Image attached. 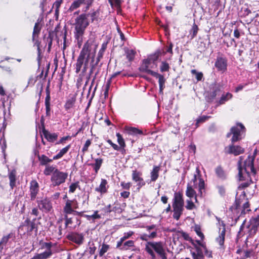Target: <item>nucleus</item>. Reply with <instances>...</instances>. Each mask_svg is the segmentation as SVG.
<instances>
[{
	"mask_svg": "<svg viewBox=\"0 0 259 259\" xmlns=\"http://www.w3.org/2000/svg\"><path fill=\"white\" fill-rule=\"evenodd\" d=\"M97 45L94 44V40L89 39L84 44L83 48L77 59L76 63V72L78 73L81 70L82 65L84 64L83 70L86 71L88 67V62L90 59H92V62L94 61L96 49Z\"/></svg>",
	"mask_w": 259,
	"mask_h": 259,
	"instance_id": "nucleus-1",
	"label": "nucleus"
},
{
	"mask_svg": "<svg viewBox=\"0 0 259 259\" xmlns=\"http://www.w3.org/2000/svg\"><path fill=\"white\" fill-rule=\"evenodd\" d=\"M88 15H86V13H83L75 19L74 34L78 44L82 42L85 30L90 24V20L88 18Z\"/></svg>",
	"mask_w": 259,
	"mask_h": 259,
	"instance_id": "nucleus-2",
	"label": "nucleus"
},
{
	"mask_svg": "<svg viewBox=\"0 0 259 259\" xmlns=\"http://www.w3.org/2000/svg\"><path fill=\"white\" fill-rule=\"evenodd\" d=\"M145 250L150 255L152 258H155V251L161 258L166 259V253L163 247V243L161 242L148 241L145 245Z\"/></svg>",
	"mask_w": 259,
	"mask_h": 259,
	"instance_id": "nucleus-3",
	"label": "nucleus"
},
{
	"mask_svg": "<svg viewBox=\"0 0 259 259\" xmlns=\"http://www.w3.org/2000/svg\"><path fill=\"white\" fill-rule=\"evenodd\" d=\"M184 201L183 194L180 192H176L172 200L173 218L179 220L184 210Z\"/></svg>",
	"mask_w": 259,
	"mask_h": 259,
	"instance_id": "nucleus-4",
	"label": "nucleus"
},
{
	"mask_svg": "<svg viewBox=\"0 0 259 259\" xmlns=\"http://www.w3.org/2000/svg\"><path fill=\"white\" fill-rule=\"evenodd\" d=\"M257 150L255 149L253 152V155L252 157L249 156L248 159L244 162V168H243L241 167V162H238V176L239 180H243V171L244 170L246 173L248 174L250 171L253 175L255 174V170L253 165V162L254 158L257 154Z\"/></svg>",
	"mask_w": 259,
	"mask_h": 259,
	"instance_id": "nucleus-5",
	"label": "nucleus"
},
{
	"mask_svg": "<svg viewBox=\"0 0 259 259\" xmlns=\"http://www.w3.org/2000/svg\"><path fill=\"white\" fill-rule=\"evenodd\" d=\"M56 243H53L51 242H42L41 248L46 249L44 252L35 254L31 259H47L52 256L53 253L52 248L56 246Z\"/></svg>",
	"mask_w": 259,
	"mask_h": 259,
	"instance_id": "nucleus-6",
	"label": "nucleus"
},
{
	"mask_svg": "<svg viewBox=\"0 0 259 259\" xmlns=\"http://www.w3.org/2000/svg\"><path fill=\"white\" fill-rule=\"evenodd\" d=\"M68 177L67 172L60 171L59 169L52 175L51 181L53 186H58L65 182Z\"/></svg>",
	"mask_w": 259,
	"mask_h": 259,
	"instance_id": "nucleus-7",
	"label": "nucleus"
},
{
	"mask_svg": "<svg viewBox=\"0 0 259 259\" xmlns=\"http://www.w3.org/2000/svg\"><path fill=\"white\" fill-rule=\"evenodd\" d=\"M78 207V203L75 199H67L63 207V212L66 214H71L73 212H75L78 215H81L82 212H78L74 210V209H77Z\"/></svg>",
	"mask_w": 259,
	"mask_h": 259,
	"instance_id": "nucleus-8",
	"label": "nucleus"
},
{
	"mask_svg": "<svg viewBox=\"0 0 259 259\" xmlns=\"http://www.w3.org/2000/svg\"><path fill=\"white\" fill-rule=\"evenodd\" d=\"M244 126L241 123H238L236 126L232 127L231 129V132L227 135V137H229L231 134H233L232 138V142L234 143L239 141L241 132L244 130Z\"/></svg>",
	"mask_w": 259,
	"mask_h": 259,
	"instance_id": "nucleus-9",
	"label": "nucleus"
},
{
	"mask_svg": "<svg viewBox=\"0 0 259 259\" xmlns=\"http://www.w3.org/2000/svg\"><path fill=\"white\" fill-rule=\"evenodd\" d=\"M214 66L218 71L224 72L226 71L227 68V59L226 57L223 56H218Z\"/></svg>",
	"mask_w": 259,
	"mask_h": 259,
	"instance_id": "nucleus-10",
	"label": "nucleus"
},
{
	"mask_svg": "<svg viewBox=\"0 0 259 259\" xmlns=\"http://www.w3.org/2000/svg\"><path fill=\"white\" fill-rule=\"evenodd\" d=\"M222 225L223 226L222 229L219 228V235L216 238V242L219 244L220 246V248L224 249V241H225V237L226 234V228L225 225L223 223V222H221Z\"/></svg>",
	"mask_w": 259,
	"mask_h": 259,
	"instance_id": "nucleus-11",
	"label": "nucleus"
},
{
	"mask_svg": "<svg viewBox=\"0 0 259 259\" xmlns=\"http://www.w3.org/2000/svg\"><path fill=\"white\" fill-rule=\"evenodd\" d=\"M141 175L142 173L140 171L137 170H133L132 171V179L138 183L137 186L139 189L145 184L144 180L141 177Z\"/></svg>",
	"mask_w": 259,
	"mask_h": 259,
	"instance_id": "nucleus-12",
	"label": "nucleus"
},
{
	"mask_svg": "<svg viewBox=\"0 0 259 259\" xmlns=\"http://www.w3.org/2000/svg\"><path fill=\"white\" fill-rule=\"evenodd\" d=\"M39 190V185L36 181H32L30 182V192L31 200H34L36 197Z\"/></svg>",
	"mask_w": 259,
	"mask_h": 259,
	"instance_id": "nucleus-13",
	"label": "nucleus"
},
{
	"mask_svg": "<svg viewBox=\"0 0 259 259\" xmlns=\"http://www.w3.org/2000/svg\"><path fill=\"white\" fill-rule=\"evenodd\" d=\"M68 239L78 244H81L83 242V236L78 233H72L68 235Z\"/></svg>",
	"mask_w": 259,
	"mask_h": 259,
	"instance_id": "nucleus-14",
	"label": "nucleus"
},
{
	"mask_svg": "<svg viewBox=\"0 0 259 259\" xmlns=\"http://www.w3.org/2000/svg\"><path fill=\"white\" fill-rule=\"evenodd\" d=\"M38 206L40 209L46 211H49L52 209V204L50 201L47 199H44L37 201Z\"/></svg>",
	"mask_w": 259,
	"mask_h": 259,
	"instance_id": "nucleus-15",
	"label": "nucleus"
},
{
	"mask_svg": "<svg viewBox=\"0 0 259 259\" xmlns=\"http://www.w3.org/2000/svg\"><path fill=\"white\" fill-rule=\"evenodd\" d=\"M244 149L239 146L232 145L228 147V153L229 154H233L236 156L244 153Z\"/></svg>",
	"mask_w": 259,
	"mask_h": 259,
	"instance_id": "nucleus-16",
	"label": "nucleus"
},
{
	"mask_svg": "<svg viewBox=\"0 0 259 259\" xmlns=\"http://www.w3.org/2000/svg\"><path fill=\"white\" fill-rule=\"evenodd\" d=\"M76 94H71L69 96L65 104L64 105V108L66 110H68L71 108H72L76 102Z\"/></svg>",
	"mask_w": 259,
	"mask_h": 259,
	"instance_id": "nucleus-17",
	"label": "nucleus"
},
{
	"mask_svg": "<svg viewBox=\"0 0 259 259\" xmlns=\"http://www.w3.org/2000/svg\"><path fill=\"white\" fill-rule=\"evenodd\" d=\"M153 75L152 76L158 79V82L159 85V92L160 93H163V90L165 87L164 84L165 82V79L164 76L156 72H151Z\"/></svg>",
	"mask_w": 259,
	"mask_h": 259,
	"instance_id": "nucleus-18",
	"label": "nucleus"
},
{
	"mask_svg": "<svg viewBox=\"0 0 259 259\" xmlns=\"http://www.w3.org/2000/svg\"><path fill=\"white\" fill-rule=\"evenodd\" d=\"M108 182L106 180L102 179L101 183L99 187L96 188L95 191L101 194L106 193L109 187Z\"/></svg>",
	"mask_w": 259,
	"mask_h": 259,
	"instance_id": "nucleus-19",
	"label": "nucleus"
},
{
	"mask_svg": "<svg viewBox=\"0 0 259 259\" xmlns=\"http://www.w3.org/2000/svg\"><path fill=\"white\" fill-rule=\"evenodd\" d=\"M150 63L151 62L149 61V60H144L142 64L140 67V70L141 72H146L149 74L152 75L153 74L151 72H155V71H153L149 69V65H150Z\"/></svg>",
	"mask_w": 259,
	"mask_h": 259,
	"instance_id": "nucleus-20",
	"label": "nucleus"
},
{
	"mask_svg": "<svg viewBox=\"0 0 259 259\" xmlns=\"http://www.w3.org/2000/svg\"><path fill=\"white\" fill-rule=\"evenodd\" d=\"M42 133L45 138L50 142H54L58 138V135L56 133L52 134L46 130H43Z\"/></svg>",
	"mask_w": 259,
	"mask_h": 259,
	"instance_id": "nucleus-21",
	"label": "nucleus"
},
{
	"mask_svg": "<svg viewBox=\"0 0 259 259\" xmlns=\"http://www.w3.org/2000/svg\"><path fill=\"white\" fill-rule=\"evenodd\" d=\"M8 177L10 180V186L12 189H13L16 185V171L15 169L12 170L8 173Z\"/></svg>",
	"mask_w": 259,
	"mask_h": 259,
	"instance_id": "nucleus-22",
	"label": "nucleus"
},
{
	"mask_svg": "<svg viewBox=\"0 0 259 259\" xmlns=\"http://www.w3.org/2000/svg\"><path fill=\"white\" fill-rule=\"evenodd\" d=\"M58 169L53 165H46L44 170V174L46 176H50L55 173Z\"/></svg>",
	"mask_w": 259,
	"mask_h": 259,
	"instance_id": "nucleus-23",
	"label": "nucleus"
},
{
	"mask_svg": "<svg viewBox=\"0 0 259 259\" xmlns=\"http://www.w3.org/2000/svg\"><path fill=\"white\" fill-rule=\"evenodd\" d=\"M222 92V87L219 84H214L210 93V96L213 98L219 96Z\"/></svg>",
	"mask_w": 259,
	"mask_h": 259,
	"instance_id": "nucleus-24",
	"label": "nucleus"
},
{
	"mask_svg": "<svg viewBox=\"0 0 259 259\" xmlns=\"http://www.w3.org/2000/svg\"><path fill=\"white\" fill-rule=\"evenodd\" d=\"M160 168L159 166H154L152 170L150 172L151 181L155 182L158 178L159 171Z\"/></svg>",
	"mask_w": 259,
	"mask_h": 259,
	"instance_id": "nucleus-25",
	"label": "nucleus"
},
{
	"mask_svg": "<svg viewBox=\"0 0 259 259\" xmlns=\"http://www.w3.org/2000/svg\"><path fill=\"white\" fill-rule=\"evenodd\" d=\"M84 1L85 0H76L74 1L69 8L68 11H73L74 10L79 8L81 4H83Z\"/></svg>",
	"mask_w": 259,
	"mask_h": 259,
	"instance_id": "nucleus-26",
	"label": "nucleus"
},
{
	"mask_svg": "<svg viewBox=\"0 0 259 259\" xmlns=\"http://www.w3.org/2000/svg\"><path fill=\"white\" fill-rule=\"evenodd\" d=\"M41 30V27L40 26L39 23L38 22L35 23L34 26L33 34H32V40H35V38L38 37V34L40 33Z\"/></svg>",
	"mask_w": 259,
	"mask_h": 259,
	"instance_id": "nucleus-27",
	"label": "nucleus"
},
{
	"mask_svg": "<svg viewBox=\"0 0 259 259\" xmlns=\"http://www.w3.org/2000/svg\"><path fill=\"white\" fill-rule=\"evenodd\" d=\"M186 195L187 197L191 198L193 197H195L196 201H197V199L196 198V192L192 188V186H190L189 184L187 185V190L186 191Z\"/></svg>",
	"mask_w": 259,
	"mask_h": 259,
	"instance_id": "nucleus-28",
	"label": "nucleus"
},
{
	"mask_svg": "<svg viewBox=\"0 0 259 259\" xmlns=\"http://www.w3.org/2000/svg\"><path fill=\"white\" fill-rule=\"evenodd\" d=\"M70 148V145H68L65 148L61 149L60 152L53 157V159L56 160L61 158L65 154H66Z\"/></svg>",
	"mask_w": 259,
	"mask_h": 259,
	"instance_id": "nucleus-29",
	"label": "nucleus"
},
{
	"mask_svg": "<svg viewBox=\"0 0 259 259\" xmlns=\"http://www.w3.org/2000/svg\"><path fill=\"white\" fill-rule=\"evenodd\" d=\"M83 216L85 217L87 220L92 222H94L95 220L101 218V215L98 214V211L97 210L95 211L92 215L84 214L83 215Z\"/></svg>",
	"mask_w": 259,
	"mask_h": 259,
	"instance_id": "nucleus-30",
	"label": "nucleus"
},
{
	"mask_svg": "<svg viewBox=\"0 0 259 259\" xmlns=\"http://www.w3.org/2000/svg\"><path fill=\"white\" fill-rule=\"evenodd\" d=\"M13 236V234L11 233L7 235L3 236L0 241V248L2 249L4 248V246L7 244L10 238H12Z\"/></svg>",
	"mask_w": 259,
	"mask_h": 259,
	"instance_id": "nucleus-31",
	"label": "nucleus"
},
{
	"mask_svg": "<svg viewBox=\"0 0 259 259\" xmlns=\"http://www.w3.org/2000/svg\"><path fill=\"white\" fill-rule=\"evenodd\" d=\"M126 130L130 135H142L143 132L135 127H127Z\"/></svg>",
	"mask_w": 259,
	"mask_h": 259,
	"instance_id": "nucleus-32",
	"label": "nucleus"
},
{
	"mask_svg": "<svg viewBox=\"0 0 259 259\" xmlns=\"http://www.w3.org/2000/svg\"><path fill=\"white\" fill-rule=\"evenodd\" d=\"M39 160L40 161V164L42 165H48L47 163L51 162L53 159H50L47 156L45 155H42L38 157Z\"/></svg>",
	"mask_w": 259,
	"mask_h": 259,
	"instance_id": "nucleus-33",
	"label": "nucleus"
},
{
	"mask_svg": "<svg viewBox=\"0 0 259 259\" xmlns=\"http://www.w3.org/2000/svg\"><path fill=\"white\" fill-rule=\"evenodd\" d=\"M215 171L217 176L220 179H225L226 178V175L225 172L221 167H217L215 168Z\"/></svg>",
	"mask_w": 259,
	"mask_h": 259,
	"instance_id": "nucleus-34",
	"label": "nucleus"
},
{
	"mask_svg": "<svg viewBox=\"0 0 259 259\" xmlns=\"http://www.w3.org/2000/svg\"><path fill=\"white\" fill-rule=\"evenodd\" d=\"M103 163V160L101 158H97L95 159V163L93 164L95 172L97 174L100 168V167Z\"/></svg>",
	"mask_w": 259,
	"mask_h": 259,
	"instance_id": "nucleus-35",
	"label": "nucleus"
},
{
	"mask_svg": "<svg viewBox=\"0 0 259 259\" xmlns=\"http://www.w3.org/2000/svg\"><path fill=\"white\" fill-rule=\"evenodd\" d=\"M35 219H33L32 221H31L29 219H27L24 222L28 226L29 231L30 232L35 228Z\"/></svg>",
	"mask_w": 259,
	"mask_h": 259,
	"instance_id": "nucleus-36",
	"label": "nucleus"
},
{
	"mask_svg": "<svg viewBox=\"0 0 259 259\" xmlns=\"http://www.w3.org/2000/svg\"><path fill=\"white\" fill-rule=\"evenodd\" d=\"M232 95L229 93H227L226 95H223L219 101L220 104H223L225 102L231 99Z\"/></svg>",
	"mask_w": 259,
	"mask_h": 259,
	"instance_id": "nucleus-37",
	"label": "nucleus"
},
{
	"mask_svg": "<svg viewBox=\"0 0 259 259\" xmlns=\"http://www.w3.org/2000/svg\"><path fill=\"white\" fill-rule=\"evenodd\" d=\"M198 30V27L197 25L195 23H194L190 31V34L191 35L192 38H193L196 36Z\"/></svg>",
	"mask_w": 259,
	"mask_h": 259,
	"instance_id": "nucleus-38",
	"label": "nucleus"
},
{
	"mask_svg": "<svg viewBox=\"0 0 259 259\" xmlns=\"http://www.w3.org/2000/svg\"><path fill=\"white\" fill-rule=\"evenodd\" d=\"M160 55V52H159V51L156 52L154 54L149 56L147 59L149 60V61L150 62H154L158 59Z\"/></svg>",
	"mask_w": 259,
	"mask_h": 259,
	"instance_id": "nucleus-39",
	"label": "nucleus"
},
{
	"mask_svg": "<svg viewBox=\"0 0 259 259\" xmlns=\"http://www.w3.org/2000/svg\"><path fill=\"white\" fill-rule=\"evenodd\" d=\"M191 73L195 75L197 81H201L203 77V74L201 72H197L196 70L193 69L191 71Z\"/></svg>",
	"mask_w": 259,
	"mask_h": 259,
	"instance_id": "nucleus-40",
	"label": "nucleus"
},
{
	"mask_svg": "<svg viewBox=\"0 0 259 259\" xmlns=\"http://www.w3.org/2000/svg\"><path fill=\"white\" fill-rule=\"evenodd\" d=\"M106 48V45L105 44H103L102 45V48L100 50L99 52L98 53L97 61L96 62V64H98V63L99 62L100 59L102 57L103 54L104 52H105Z\"/></svg>",
	"mask_w": 259,
	"mask_h": 259,
	"instance_id": "nucleus-41",
	"label": "nucleus"
},
{
	"mask_svg": "<svg viewBox=\"0 0 259 259\" xmlns=\"http://www.w3.org/2000/svg\"><path fill=\"white\" fill-rule=\"evenodd\" d=\"M109 249V245L106 244H103L102 245V247L100 250L99 251V255L100 256H102L104 255V254L106 252L108 249Z\"/></svg>",
	"mask_w": 259,
	"mask_h": 259,
	"instance_id": "nucleus-42",
	"label": "nucleus"
},
{
	"mask_svg": "<svg viewBox=\"0 0 259 259\" xmlns=\"http://www.w3.org/2000/svg\"><path fill=\"white\" fill-rule=\"evenodd\" d=\"M86 15H88V18L89 17H91L92 22H94L96 19H97V17L99 15V13L97 11H93L92 13H86Z\"/></svg>",
	"mask_w": 259,
	"mask_h": 259,
	"instance_id": "nucleus-43",
	"label": "nucleus"
},
{
	"mask_svg": "<svg viewBox=\"0 0 259 259\" xmlns=\"http://www.w3.org/2000/svg\"><path fill=\"white\" fill-rule=\"evenodd\" d=\"M116 137L117 138V142L120 147L124 148L125 146V144L122 136L119 133H117Z\"/></svg>",
	"mask_w": 259,
	"mask_h": 259,
	"instance_id": "nucleus-44",
	"label": "nucleus"
},
{
	"mask_svg": "<svg viewBox=\"0 0 259 259\" xmlns=\"http://www.w3.org/2000/svg\"><path fill=\"white\" fill-rule=\"evenodd\" d=\"M134 246V241L133 240H128L123 243L122 249L127 250L130 247Z\"/></svg>",
	"mask_w": 259,
	"mask_h": 259,
	"instance_id": "nucleus-45",
	"label": "nucleus"
},
{
	"mask_svg": "<svg viewBox=\"0 0 259 259\" xmlns=\"http://www.w3.org/2000/svg\"><path fill=\"white\" fill-rule=\"evenodd\" d=\"M258 226L254 224L253 222H252L251 228L249 231V233L250 235H254L255 234V233L257 232V227Z\"/></svg>",
	"mask_w": 259,
	"mask_h": 259,
	"instance_id": "nucleus-46",
	"label": "nucleus"
},
{
	"mask_svg": "<svg viewBox=\"0 0 259 259\" xmlns=\"http://www.w3.org/2000/svg\"><path fill=\"white\" fill-rule=\"evenodd\" d=\"M126 53L127 59L130 61H132L134 59L135 55V52L134 51L132 50H128Z\"/></svg>",
	"mask_w": 259,
	"mask_h": 259,
	"instance_id": "nucleus-47",
	"label": "nucleus"
},
{
	"mask_svg": "<svg viewBox=\"0 0 259 259\" xmlns=\"http://www.w3.org/2000/svg\"><path fill=\"white\" fill-rule=\"evenodd\" d=\"M160 69L161 72L167 71L169 69V64L166 62H162Z\"/></svg>",
	"mask_w": 259,
	"mask_h": 259,
	"instance_id": "nucleus-48",
	"label": "nucleus"
},
{
	"mask_svg": "<svg viewBox=\"0 0 259 259\" xmlns=\"http://www.w3.org/2000/svg\"><path fill=\"white\" fill-rule=\"evenodd\" d=\"M78 187H79L78 183H72L69 186V192L74 193Z\"/></svg>",
	"mask_w": 259,
	"mask_h": 259,
	"instance_id": "nucleus-49",
	"label": "nucleus"
},
{
	"mask_svg": "<svg viewBox=\"0 0 259 259\" xmlns=\"http://www.w3.org/2000/svg\"><path fill=\"white\" fill-rule=\"evenodd\" d=\"M209 117H210V116H201V117H199V118H198L197 120L196 124L197 127H198L199 126V123H202V122L205 121Z\"/></svg>",
	"mask_w": 259,
	"mask_h": 259,
	"instance_id": "nucleus-50",
	"label": "nucleus"
},
{
	"mask_svg": "<svg viewBox=\"0 0 259 259\" xmlns=\"http://www.w3.org/2000/svg\"><path fill=\"white\" fill-rule=\"evenodd\" d=\"M186 208L188 210H192L195 208V205L191 200H187Z\"/></svg>",
	"mask_w": 259,
	"mask_h": 259,
	"instance_id": "nucleus-51",
	"label": "nucleus"
},
{
	"mask_svg": "<svg viewBox=\"0 0 259 259\" xmlns=\"http://www.w3.org/2000/svg\"><path fill=\"white\" fill-rule=\"evenodd\" d=\"M249 204L248 202H245L243 206V210L241 212V214L244 213L245 214L246 213L249 212L250 211V209H249Z\"/></svg>",
	"mask_w": 259,
	"mask_h": 259,
	"instance_id": "nucleus-52",
	"label": "nucleus"
},
{
	"mask_svg": "<svg viewBox=\"0 0 259 259\" xmlns=\"http://www.w3.org/2000/svg\"><path fill=\"white\" fill-rule=\"evenodd\" d=\"M198 176L200 177V171L199 169V167L197 166L196 168V174L194 175V178L192 180L194 183H195L197 181V177Z\"/></svg>",
	"mask_w": 259,
	"mask_h": 259,
	"instance_id": "nucleus-53",
	"label": "nucleus"
},
{
	"mask_svg": "<svg viewBox=\"0 0 259 259\" xmlns=\"http://www.w3.org/2000/svg\"><path fill=\"white\" fill-rule=\"evenodd\" d=\"M62 3V0H58L54 4V7L56 8V13L59 12V9L60 7L61 4Z\"/></svg>",
	"mask_w": 259,
	"mask_h": 259,
	"instance_id": "nucleus-54",
	"label": "nucleus"
},
{
	"mask_svg": "<svg viewBox=\"0 0 259 259\" xmlns=\"http://www.w3.org/2000/svg\"><path fill=\"white\" fill-rule=\"evenodd\" d=\"M133 233H134L133 232H132V231H130L128 232L125 233L124 234V236L121 238V242H123L125 240L130 238L133 234Z\"/></svg>",
	"mask_w": 259,
	"mask_h": 259,
	"instance_id": "nucleus-55",
	"label": "nucleus"
},
{
	"mask_svg": "<svg viewBox=\"0 0 259 259\" xmlns=\"http://www.w3.org/2000/svg\"><path fill=\"white\" fill-rule=\"evenodd\" d=\"M91 142L90 140L86 141L83 147L82 148V151L83 152H85L88 151L89 147L90 146Z\"/></svg>",
	"mask_w": 259,
	"mask_h": 259,
	"instance_id": "nucleus-56",
	"label": "nucleus"
},
{
	"mask_svg": "<svg viewBox=\"0 0 259 259\" xmlns=\"http://www.w3.org/2000/svg\"><path fill=\"white\" fill-rule=\"evenodd\" d=\"M132 185L130 182L125 183L122 182L121 183V186L123 189L128 190L131 188Z\"/></svg>",
	"mask_w": 259,
	"mask_h": 259,
	"instance_id": "nucleus-57",
	"label": "nucleus"
},
{
	"mask_svg": "<svg viewBox=\"0 0 259 259\" xmlns=\"http://www.w3.org/2000/svg\"><path fill=\"white\" fill-rule=\"evenodd\" d=\"M199 189L201 193V190L204 188V182L203 180L200 178L199 179Z\"/></svg>",
	"mask_w": 259,
	"mask_h": 259,
	"instance_id": "nucleus-58",
	"label": "nucleus"
},
{
	"mask_svg": "<svg viewBox=\"0 0 259 259\" xmlns=\"http://www.w3.org/2000/svg\"><path fill=\"white\" fill-rule=\"evenodd\" d=\"M65 225L66 226H68V225L72 224L73 223L72 218H68L67 214H66L65 215Z\"/></svg>",
	"mask_w": 259,
	"mask_h": 259,
	"instance_id": "nucleus-59",
	"label": "nucleus"
},
{
	"mask_svg": "<svg viewBox=\"0 0 259 259\" xmlns=\"http://www.w3.org/2000/svg\"><path fill=\"white\" fill-rule=\"evenodd\" d=\"M193 259H202L203 255L199 253H196L194 252L191 253Z\"/></svg>",
	"mask_w": 259,
	"mask_h": 259,
	"instance_id": "nucleus-60",
	"label": "nucleus"
},
{
	"mask_svg": "<svg viewBox=\"0 0 259 259\" xmlns=\"http://www.w3.org/2000/svg\"><path fill=\"white\" fill-rule=\"evenodd\" d=\"M217 188L218 189L219 192L221 195H224L225 193V189L224 187L222 186H218L217 187Z\"/></svg>",
	"mask_w": 259,
	"mask_h": 259,
	"instance_id": "nucleus-61",
	"label": "nucleus"
},
{
	"mask_svg": "<svg viewBox=\"0 0 259 259\" xmlns=\"http://www.w3.org/2000/svg\"><path fill=\"white\" fill-rule=\"evenodd\" d=\"M140 238L143 241H147L149 239L150 237H149V235L147 234H142L140 235Z\"/></svg>",
	"mask_w": 259,
	"mask_h": 259,
	"instance_id": "nucleus-62",
	"label": "nucleus"
},
{
	"mask_svg": "<svg viewBox=\"0 0 259 259\" xmlns=\"http://www.w3.org/2000/svg\"><path fill=\"white\" fill-rule=\"evenodd\" d=\"M244 256L240 259H245L247 257H250V254L252 252V251L250 250H245L244 251Z\"/></svg>",
	"mask_w": 259,
	"mask_h": 259,
	"instance_id": "nucleus-63",
	"label": "nucleus"
},
{
	"mask_svg": "<svg viewBox=\"0 0 259 259\" xmlns=\"http://www.w3.org/2000/svg\"><path fill=\"white\" fill-rule=\"evenodd\" d=\"M36 38L37 37L35 38V40H34L33 41H34V45L37 46V51H38V56H39L40 52V49L39 47L40 42L38 41V40H37L36 39Z\"/></svg>",
	"mask_w": 259,
	"mask_h": 259,
	"instance_id": "nucleus-64",
	"label": "nucleus"
}]
</instances>
